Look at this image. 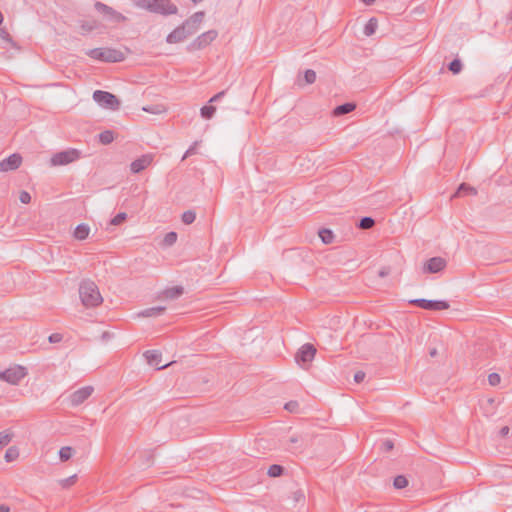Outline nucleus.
Here are the masks:
<instances>
[{"mask_svg":"<svg viewBox=\"0 0 512 512\" xmlns=\"http://www.w3.org/2000/svg\"><path fill=\"white\" fill-rule=\"evenodd\" d=\"M356 108V105L352 102H347V103H344V104H341V105H338L337 107L334 108L333 110V115L334 116H342V115H345V114H348L352 111H354Z\"/></svg>","mask_w":512,"mask_h":512,"instance_id":"19","label":"nucleus"},{"mask_svg":"<svg viewBox=\"0 0 512 512\" xmlns=\"http://www.w3.org/2000/svg\"><path fill=\"white\" fill-rule=\"evenodd\" d=\"M127 218V214L124 213V212H121V213H118L115 217L112 218V220L110 221V223L112 225H120L123 221H125Z\"/></svg>","mask_w":512,"mask_h":512,"instance_id":"39","label":"nucleus"},{"mask_svg":"<svg viewBox=\"0 0 512 512\" xmlns=\"http://www.w3.org/2000/svg\"><path fill=\"white\" fill-rule=\"evenodd\" d=\"M196 219V213L193 210H187L182 214V222L184 224H192Z\"/></svg>","mask_w":512,"mask_h":512,"instance_id":"33","label":"nucleus"},{"mask_svg":"<svg viewBox=\"0 0 512 512\" xmlns=\"http://www.w3.org/2000/svg\"><path fill=\"white\" fill-rule=\"evenodd\" d=\"M22 163V157L18 153L11 154L9 157L0 161V171L8 172L16 170Z\"/></svg>","mask_w":512,"mask_h":512,"instance_id":"14","label":"nucleus"},{"mask_svg":"<svg viewBox=\"0 0 512 512\" xmlns=\"http://www.w3.org/2000/svg\"><path fill=\"white\" fill-rule=\"evenodd\" d=\"M388 274H389V271H388L387 269H385V268H383V269H381V270L379 271V276H380V277H385V276H387Z\"/></svg>","mask_w":512,"mask_h":512,"instance_id":"51","label":"nucleus"},{"mask_svg":"<svg viewBox=\"0 0 512 512\" xmlns=\"http://www.w3.org/2000/svg\"><path fill=\"white\" fill-rule=\"evenodd\" d=\"M204 16L205 14L202 11L194 13L184 22L185 27L188 28L192 34H195L199 29V26L202 23Z\"/></svg>","mask_w":512,"mask_h":512,"instance_id":"17","label":"nucleus"},{"mask_svg":"<svg viewBox=\"0 0 512 512\" xmlns=\"http://www.w3.org/2000/svg\"><path fill=\"white\" fill-rule=\"evenodd\" d=\"M114 140V134L111 130H105L99 134V141L104 144H110Z\"/></svg>","mask_w":512,"mask_h":512,"instance_id":"27","label":"nucleus"},{"mask_svg":"<svg viewBox=\"0 0 512 512\" xmlns=\"http://www.w3.org/2000/svg\"><path fill=\"white\" fill-rule=\"evenodd\" d=\"M12 433L7 431L0 432V449L7 446L12 440Z\"/></svg>","mask_w":512,"mask_h":512,"instance_id":"34","label":"nucleus"},{"mask_svg":"<svg viewBox=\"0 0 512 512\" xmlns=\"http://www.w3.org/2000/svg\"><path fill=\"white\" fill-rule=\"evenodd\" d=\"M409 304L430 311L447 310L450 307V304L445 300H427L421 298L409 300Z\"/></svg>","mask_w":512,"mask_h":512,"instance_id":"7","label":"nucleus"},{"mask_svg":"<svg viewBox=\"0 0 512 512\" xmlns=\"http://www.w3.org/2000/svg\"><path fill=\"white\" fill-rule=\"evenodd\" d=\"M0 37L7 42L12 41L10 34L5 29H0Z\"/></svg>","mask_w":512,"mask_h":512,"instance_id":"48","label":"nucleus"},{"mask_svg":"<svg viewBox=\"0 0 512 512\" xmlns=\"http://www.w3.org/2000/svg\"><path fill=\"white\" fill-rule=\"evenodd\" d=\"M300 498H302V499L304 498L303 493L301 491L295 492V500L299 501Z\"/></svg>","mask_w":512,"mask_h":512,"instance_id":"52","label":"nucleus"},{"mask_svg":"<svg viewBox=\"0 0 512 512\" xmlns=\"http://www.w3.org/2000/svg\"><path fill=\"white\" fill-rule=\"evenodd\" d=\"M375 225V220L372 217L365 216L362 217L358 223V227L360 229H370Z\"/></svg>","mask_w":512,"mask_h":512,"instance_id":"28","label":"nucleus"},{"mask_svg":"<svg viewBox=\"0 0 512 512\" xmlns=\"http://www.w3.org/2000/svg\"><path fill=\"white\" fill-rule=\"evenodd\" d=\"M89 232H90V227L87 225V224H79L76 226L75 230H74V234L73 236L77 239V240H85L88 235H89Z\"/></svg>","mask_w":512,"mask_h":512,"instance_id":"21","label":"nucleus"},{"mask_svg":"<svg viewBox=\"0 0 512 512\" xmlns=\"http://www.w3.org/2000/svg\"><path fill=\"white\" fill-rule=\"evenodd\" d=\"M316 354V348L310 344L306 343L298 350L295 355V361L301 366L305 367L308 363H310Z\"/></svg>","mask_w":512,"mask_h":512,"instance_id":"10","label":"nucleus"},{"mask_svg":"<svg viewBox=\"0 0 512 512\" xmlns=\"http://www.w3.org/2000/svg\"><path fill=\"white\" fill-rule=\"evenodd\" d=\"M153 161V156L151 154L142 155L140 158L134 160L130 164V170L132 173H140L144 169H146Z\"/></svg>","mask_w":512,"mask_h":512,"instance_id":"16","label":"nucleus"},{"mask_svg":"<svg viewBox=\"0 0 512 512\" xmlns=\"http://www.w3.org/2000/svg\"><path fill=\"white\" fill-rule=\"evenodd\" d=\"M81 157V152L74 148L55 153L51 159V166H62L75 162Z\"/></svg>","mask_w":512,"mask_h":512,"instance_id":"5","label":"nucleus"},{"mask_svg":"<svg viewBox=\"0 0 512 512\" xmlns=\"http://www.w3.org/2000/svg\"><path fill=\"white\" fill-rule=\"evenodd\" d=\"M447 265V262L442 257H432L430 258L423 267V271L425 273H438L441 272Z\"/></svg>","mask_w":512,"mask_h":512,"instance_id":"13","label":"nucleus"},{"mask_svg":"<svg viewBox=\"0 0 512 512\" xmlns=\"http://www.w3.org/2000/svg\"><path fill=\"white\" fill-rule=\"evenodd\" d=\"M195 146H196V143H194V145H193V146H191V147H190V148L185 152V154H184V156H183V159H185V158H187L188 156L193 155V154L195 153V151H196Z\"/></svg>","mask_w":512,"mask_h":512,"instance_id":"49","label":"nucleus"},{"mask_svg":"<svg viewBox=\"0 0 512 512\" xmlns=\"http://www.w3.org/2000/svg\"><path fill=\"white\" fill-rule=\"evenodd\" d=\"M193 35L191 31L185 27L183 23L181 26L174 29L168 36L166 37V42L169 44H176L184 41L189 36Z\"/></svg>","mask_w":512,"mask_h":512,"instance_id":"12","label":"nucleus"},{"mask_svg":"<svg viewBox=\"0 0 512 512\" xmlns=\"http://www.w3.org/2000/svg\"><path fill=\"white\" fill-rule=\"evenodd\" d=\"M463 193L471 194V195H476L477 194V190L474 187H472V186H470V185H468L466 183H462L458 187V189L455 192V194L453 195V197L459 196V195H461Z\"/></svg>","mask_w":512,"mask_h":512,"instance_id":"23","label":"nucleus"},{"mask_svg":"<svg viewBox=\"0 0 512 512\" xmlns=\"http://www.w3.org/2000/svg\"><path fill=\"white\" fill-rule=\"evenodd\" d=\"M26 375V368L18 365L0 372V379L11 385H17Z\"/></svg>","mask_w":512,"mask_h":512,"instance_id":"8","label":"nucleus"},{"mask_svg":"<svg viewBox=\"0 0 512 512\" xmlns=\"http://www.w3.org/2000/svg\"><path fill=\"white\" fill-rule=\"evenodd\" d=\"M144 357L146 358L149 365L155 366L158 370H162L172 364V362H170L161 365L162 355L158 350H148L144 353Z\"/></svg>","mask_w":512,"mask_h":512,"instance_id":"15","label":"nucleus"},{"mask_svg":"<svg viewBox=\"0 0 512 512\" xmlns=\"http://www.w3.org/2000/svg\"><path fill=\"white\" fill-rule=\"evenodd\" d=\"M299 440H300V438H299V436H298V435H292V436L289 438V440H288V449H289V450H294V449H296V448L294 447V445H295L296 443H298V442H299Z\"/></svg>","mask_w":512,"mask_h":512,"instance_id":"44","label":"nucleus"},{"mask_svg":"<svg viewBox=\"0 0 512 512\" xmlns=\"http://www.w3.org/2000/svg\"><path fill=\"white\" fill-rule=\"evenodd\" d=\"M394 448L392 440L386 439L381 443L380 449L383 452H390Z\"/></svg>","mask_w":512,"mask_h":512,"instance_id":"40","label":"nucleus"},{"mask_svg":"<svg viewBox=\"0 0 512 512\" xmlns=\"http://www.w3.org/2000/svg\"><path fill=\"white\" fill-rule=\"evenodd\" d=\"M225 91H221L217 94H215L210 100H209V103H214V102H218L220 99H222L225 95Z\"/></svg>","mask_w":512,"mask_h":512,"instance_id":"46","label":"nucleus"},{"mask_svg":"<svg viewBox=\"0 0 512 512\" xmlns=\"http://www.w3.org/2000/svg\"><path fill=\"white\" fill-rule=\"evenodd\" d=\"M284 473V468L283 466L281 465H278V464H273L269 467L268 471H267V474L270 476V477H279L281 476L282 474Z\"/></svg>","mask_w":512,"mask_h":512,"instance_id":"30","label":"nucleus"},{"mask_svg":"<svg viewBox=\"0 0 512 512\" xmlns=\"http://www.w3.org/2000/svg\"><path fill=\"white\" fill-rule=\"evenodd\" d=\"M94 388L92 386H85L76 391H74L69 396V402L71 406H79L84 401H86L93 393Z\"/></svg>","mask_w":512,"mask_h":512,"instance_id":"11","label":"nucleus"},{"mask_svg":"<svg viewBox=\"0 0 512 512\" xmlns=\"http://www.w3.org/2000/svg\"><path fill=\"white\" fill-rule=\"evenodd\" d=\"M319 237L324 244H330L333 241L334 235L331 230L323 228L319 231Z\"/></svg>","mask_w":512,"mask_h":512,"instance_id":"25","label":"nucleus"},{"mask_svg":"<svg viewBox=\"0 0 512 512\" xmlns=\"http://www.w3.org/2000/svg\"><path fill=\"white\" fill-rule=\"evenodd\" d=\"M18 457H19V450L15 446L9 447L6 450V453H5V456H4L6 462L15 461Z\"/></svg>","mask_w":512,"mask_h":512,"instance_id":"26","label":"nucleus"},{"mask_svg":"<svg viewBox=\"0 0 512 512\" xmlns=\"http://www.w3.org/2000/svg\"><path fill=\"white\" fill-rule=\"evenodd\" d=\"M94 8L108 22L118 24L126 21V17L123 14L100 1L95 2Z\"/></svg>","mask_w":512,"mask_h":512,"instance_id":"6","label":"nucleus"},{"mask_svg":"<svg viewBox=\"0 0 512 512\" xmlns=\"http://www.w3.org/2000/svg\"><path fill=\"white\" fill-rule=\"evenodd\" d=\"M138 6L162 15H172L178 11L177 6L170 2V0H139Z\"/></svg>","mask_w":512,"mask_h":512,"instance_id":"2","label":"nucleus"},{"mask_svg":"<svg viewBox=\"0 0 512 512\" xmlns=\"http://www.w3.org/2000/svg\"><path fill=\"white\" fill-rule=\"evenodd\" d=\"M509 431H510L509 427H508V426H504V427H502V428L500 429L499 434H500L502 437H505V436H507V435L509 434Z\"/></svg>","mask_w":512,"mask_h":512,"instance_id":"50","label":"nucleus"},{"mask_svg":"<svg viewBox=\"0 0 512 512\" xmlns=\"http://www.w3.org/2000/svg\"><path fill=\"white\" fill-rule=\"evenodd\" d=\"M366 5H371L375 0H362Z\"/></svg>","mask_w":512,"mask_h":512,"instance_id":"54","label":"nucleus"},{"mask_svg":"<svg viewBox=\"0 0 512 512\" xmlns=\"http://www.w3.org/2000/svg\"><path fill=\"white\" fill-rule=\"evenodd\" d=\"M510 18L512 19V14H511Z\"/></svg>","mask_w":512,"mask_h":512,"instance_id":"56","label":"nucleus"},{"mask_svg":"<svg viewBox=\"0 0 512 512\" xmlns=\"http://www.w3.org/2000/svg\"><path fill=\"white\" fill-rule=\"evenodd\" d=\"M177 241V233L176 232H169L164 237V244L167 246H172Z\"/></svg>","mask_w":512,"mask_h":512,"instance_id":"38","label":"nucleus"},{"mask_svg":"<svg viewBox=\"0 0 512 512\" xmlns=\"http://www.w3.org/2000/svg\"><path fill=\"white\" fill-rule=\"evenodd\" d=\"M86 55L94 60L109 63L121 62L125 59L124 53L114 48H94L86 51Z\"/></svg>","mask_w":512,"mask_h":512,"instance_id":"3","label":"nucleus"},{"mask_svg":"<svg viewBox=\"0 0 512 512\" xmlns=\"http://www.w3.org/2000/svg\"><path fill=\"white\" fill-rule=\"evenodd\" d=\"M10 508L6 505H0V512H9Z\"/></svg>","mask_w":512,"mask_h":512,"instance_id":"53","label":"nucleus"},{"mask_svg":"<svg viewBox=\"0 0 512 512\" xmlns=\"http://www.w3.org/2000/svg\"><path fill=\"white\" fill-rule=\"evenodd\" d=\"M76 479H77V475L75 474L70 477L61 479L59 481V484L61 485L62 488H69L70 486L75 484Z\"/></svg>","mask_w":512,"mask_h":512,"instance_id":"36","label":"nucleus"},{"mask_svg":"<svg viewBox=\"0 0 512 512\" xmlns=\"http://www.w3.org/2000/svg\"><path fill=\"white\" fill-rule=\"evenodd\" d=\"M364 378H365V373L363 371H358L354 375V381L356 383L362 382L364 380Z\"/></svg>","mask_w":512,"mask_h":512,"instance_id":"47","label":"nucleus"},{"mask_svg":"<svg viewBox=\"0 0 512 512\" xmlns=\"http://www.w3.org/2000/svg\"><path fill=\"white\" fill-rule=\"evenodd\" d=\"M501 381V377L497 373H491L488 375V382L491 386H497Z\"/></svg>","mask_w":512,"mask_h":512,"instance_id":"41","label":"nucleus"},{"mask_svg":"<svg viewBox=\"0 0 512 512\" xmlns=\"http://www.w3.org/2000/svg\"><path fill=\"white\" fill-rule=\"evenodd\" d=\"M217 36L218 33L216 30H209L205 33H202L188 45L187 49L189 51L201 50L208 46L212 41H214Z\"/></svg>","mask_w":512,"mask_h":512,"instance_id":"9","label":"nucleus"},{"mask_svg":"<svg viewBox=\"0 0 512 512\" xmlns=\"http://www.w3.org/2000/svg\"><path fill=\"white\" fill-rule=\"evenodd\" d=\"M378 23L376 18H371L368 20V22L364 26V34L366 36H371L376 32Z\"/></svg>","mask_w":512,"mask_h":512,"instance_id":"24","label":"nucleus"},{"mask_svg":"<svg viewBox=\"0 0 512 512\" xmlns=\"http://www.w3.org/2000/svg\"><path fill=\"white\" fill-rule=\"evenodd\" d=\"M448 69L453 74H458L462 70V63H461V61L459 59H454L453 61H451L449 63Z\"/></svg>","mask_w":512,"mask_h":512,"instance_id":"35","label":"nucleus"},{"mask_svg":"<svg viewBox=\"0 0 512 512\" xmlns=\"http://www.w3.org/2000/svg\"><path fill=\"white\" fill-rule=\"evenodd\" d=\"M19 200L23 204H28L31 201V195L27 191H22L19 195Z\"/></svg>","mask_w":512,"mask_h":512,"instance_id":"43","label":"nucleus"},{"mask_svg":"<svg viewBox=\"0 0 512 512\" xmlns=\"http://www.w3.org/2000/svg\"><path fill=\"white\" fill-rule=\"evenodd\" d=\"M436 354H437V350L435 348L430 351V355L432 357L436 356Z\"/></svg>","mask_w":512,"mask_h":512,"instance_id":"55","label":"nucleus"},{"mask_svg":"<svg viewBox=\"0 0 512 512\" xmlns=\"http://www.w3.org/2000/svg\"><path fill=\"white\" fill-rule=\"evenodd\" d=\"M165 311V307L163 306H156L144 309L139 313V316L142 317H157L160 316Z\"/></svg>","mask_w":512,"mask_h":512,"instance_id":"22","label":"nucleus"},{"mask_svg":"<svg viewBox=\"0 0 512 512\" xmlns=\"http://www.w3.org/2000/svg\"><path fill=\"white\" fill-rule=\"evenodd\" d=\"M93 100L102 108L117 111L120 108L119 99L112 93L96 90L93 93Z\"/></svg>","mask_w":512,"mask_h":512,"instance_id":"4","label":"nucleus"},{"mask_svg":"<svg viewBox=\"0 0 512 512\" xmlns=\"http://www.w3.org/2000/svg\"><path fill=\"white\" fill-rule=\"evenodd\" d=\"M284 408L290 412H296L299 408L297 401H289L285 404Z\"/></svg>","mask_w":512,"mask_h":512,"instance_id":"42","label":"nucleus"},{"mask_svg":"<svg viewBox=\"0 0 512 512\" xmlns=\"http://www.w3.org/2000/svg\"><path fill=\"white\" fill-rule=\"evenodd\" d=\"M304 81L306 84H313L316 81V72L312 69H307L304 73Z\"/></svg>","mask_w":512,"mask_h":512,"instance_id":"37","label":"nucleus"},{"mask_svg":"<svg viewBox=\"0 0 512 512\" xmlns=\"http://www.w3.org/2000/svg\"><path fill=\"white\" fill-rule=\"evenodd\" d=\"M393 486L396 489H403L408 486V479L404 475H398L394 478Z\"/></svg>","mask_w":512,"mask_h":512,"instance_id":"32","label":"nucleus"},{"mask_svg":"<svg viewBox=\"0 0 512 512\" xmlns=\"http://www.w3.org/2000/svg\"><path fill=\"white\" fill-rule=\"evenodd\" d=\"M62 339H63V336L60 333H53L48 338L50 343H59L62 341Z\"/></svg>","mask_w":512,"mask_h":512,"instance_id":"45","label":"nucleus"},{"mask_svg":"<svg viewBox=\"0 0 512 512\" xmlns=\"http://www.w3.org/2000/svg\"><path fill=\"white\" fill-rule=\"evenodd\" d=\"M79 296L82 304L87 308L96 307L103 302L98 286L89 279L80 283Z\"/></svg>","mask_w":512,"mask_h":512,"instance_id":"1","label":"nucleus"},{"mask_svg":"<svg viewBox=\"0 0 512 512\" xmlns=\"http://www.w3.org/2000/svg\"><path fill=\"white\" fill-rule=\"evenodd\" d=\"M79 26L82 30V34H87L94 30L99 29L101 27V23L96 19H86L80 20Z\"/></svg>","mask_w":512,"mask_h":512,"instance_id":"18","label":"nucleus"},{"mask_svg":"<svg viewBox=\"0 0 512 512\" xmlns=\"http://www.w3.org/2000/svg\"><path fill=\"white\" fill-rule=\"evenodd\" d=\"M184 292V289L182 286H174V287H171V288H167L163 291V296L164 298L166 299H177L178 297H180Z\"/></svg>","mask_w":512,"mask_h":512,"instance_id":"20","label":"nucleus"},{"mask_svg":"<svg viewBox=\"0 0 512 512\" xmlns=\"http://www.w3.org/2000/svg\"><path fill=\"white\" fill-rule=\"evenodd\" d=\"M73 454V448L70 446H64L59 451V458L62 462L68 461Z\"/></svg>","mask_w":512,"mask_h":512,"instance_id":"29","label":"nucleus"},{"mask_svg":"<svg viewBox=\"0 0 512 512\" xmlns=\"http://www.w3.org/2000/svg\"><path fill=\"white\" fill-rule=\"evenodd\" d=\"M216 108L212 105H205L201 108L200 114L204 119H211L214 116Z\"/></svg>","mask_w":512,"mask_h":512,"instance_id":"31","label":"nucleus"}]
</instances>
